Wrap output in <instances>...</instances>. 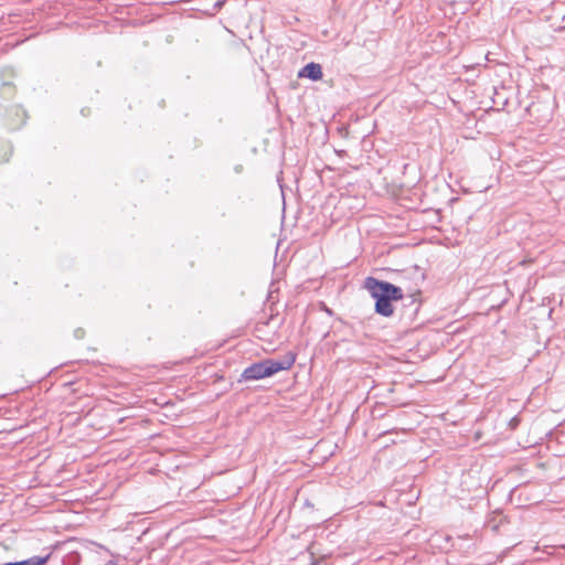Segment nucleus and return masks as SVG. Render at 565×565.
<instances>
[{"label": "nucleus", "instance_id": "f257e3e1", "mask_svg": "<svg viewBox=\"0 0 565 565\" xmlns=\"http://www.w3.org/2000/svg\"><path fill=\"white\" fill-rule=\"evenodd\" d=\"M295 355L288 353L282 360L267 359L253 363L242 373V380L255 381L269 377L279 371L289 370L295 363Z\"/></svg>", "mask_w": 565, "mask_h": 565}, {"label": "nucleus", "instance_id": "f03ea898", "mask_svg": "<svg viewBox=\"0 0 565 565\" xmlns=\"http://www.w3.org/2000/svg\"><path fill=\"white\" fill-rule=\"evenodd\" d=\"M364 287L372 298H390L401 300L404 297L402 288L374 277H367L364 280Z\"/></svg>", "mask_w": 565, "mask_h": 565}, {"label": "nucleus", "instance_id": "7ed1b4c3", "mask_svg": "<svg viewBox=\"0 0 565 565\" xmlns=\"http://www.w3.org/2000/svg\"><path fill=\"white\" fill-rule=\"evenodd\" d=\"M300 77H308L312 81H318L322 77V67L317 63H309L299 72Z\"/></svg>", "mask_w": 565, "mask_h": 565}, {"label": "nucleus", "instance_id": "20e7f679", "mask_svg": "<svg viewBox=\"0 0 565 565\" xmlns=\"http://www.w3.org/2000/svg\"><path fill=\"white\" fill-rule=\"evenodd\" d=\"M375 301V312L383 317H391L394 313V307L392 301L394 299L390 298H374Z\"/></svg>", "mask_w": 565, "mask_h": 565}, {"label": "nucleus", "instance_id": "39448f33", "mask_svg": "<svg viewBox=\"0 0 565 565\" xmlns=\"http://www.w3.org/2000/svg\"><path fill=\"white\" fill-rule=\"evenodd\" d=\"M49 558H50V555L33 556L31 558H28V559H24L21 562H14V563L10 562V563L0 564V565H44Z\"/></svg>", "mask_w": 565, "mask_h": 565}, {"label": "nucleus", "instance_id": "423d86ee", "mask_svg": "<svg viewBox=\"0 0 565 565\" xmlns=\"http://www.w3.org/2000/svg\"><path fill=\"white\" fill-rule=\"evenodd\" d=\"M12 153V147L6 140L0 139V164L8 162Z\"/></svg>", "mask_w": 565, "mask_h": 565}, {"label": "nucleus", "instance_id": "0eeeda50", "mask_svg": "<svg viewBox=\"0 0 565 565\" xmlns=\"http://www.w3.org/2000/svg\"><path fill=\"white\" fill-rule=\"evenodd\" d=\"M106 565H116V563H114V562H111V561H110V562H108Z\"/></svg>", "mask_w": 565, "mask_h": 565}]
</instances>
